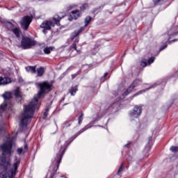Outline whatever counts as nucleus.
I'll use <instances>...</instances> for the list:
<instances>
[{
    "label": "nucleus",
    "instance_id": "f257e3e1",
    "mask_svg": "<svg viewBox=\"0 0 178 178\" xmlns=\"http://www.w3.org/2000/svg\"><path fill=\"white\" fill-rule=\"evenodd\" d=\"M39 87L40 88L38 95L34 97V99L29 103V104L24 106V112L21 114L20 120L21 122L19 126L24 127L27 126L30 122H31V118L34 116V111H35V106L38 104L39 98H41V95L47 91H51V85L48 82H43L39 83Z\"/></svg>",
    "mask_w": 178,
    "mask_h": 178
},
{
    "label": "nucleus",
    "instance_id": "f03ea898",
    "mask_svg": "<svg viewBox=\"0 0 178 178\" xmlns=\"http://www.w3.org/2000/svg\"><path fill=\"white\" fill-rule=\"evenodd\" d=\"M10 163L6 161L5 154L0 158V177L1 178H12L16 175L17 170V162L13 164V168L10 170Z\"/></svg>",
    "mask_w": 178,
    "mask_h": 178
},
{
    "label": "nucleus",
    "instance_id": "7ed1b4c3",
    "mask_svg": "<svg viewBox=\"0 0 178 178\" xmlns=\"http://www.w3.org/2000/svg\"><path fill=\"white\" fill-rule=\"evenodd\" d=\"M34 45H35V42L34 40L25 37L22 38L20 47L22 48V49H29L31 48V47H34Z\"/></svg>",
    "mask_w": 178,
    "mask_h": 178
},
{
    "label": "nucleus",
    "instance_id": "20e7f679",
    "mask_svg": "<svg viewBox=\"0 0 178 178\" xmlns=\"http://www.w3.org/2000/svg\"><path fill=\"white\" fill-rule=\"evenodd\" d=\"M32 20L33 19H31V17H30V16L23 17L20 21V24H21L22 29H23V30H25V31L29 30V27L30 24H31Z\"/></svg>",
    "mask_w": 178,
    "mask_h": 178
},
{
    "label": "nucleus",
    "instance_id": "39448f33",
    "mask_svg": "<svg viewBox=\"0 0 178 178\" xmlns=\"http://www.w3.org/2000/svg\"><path fill=\"white\" fill-rule=\"evenodd\" d=\"M1 149L3 154L10 155L12 154V141L3 144L1 146Z\"/></svg>",
    "mask_w": 178,
    "mask_h": 178
},
{
    "label": "nucleus",
    "instance_id": "423d86ee",
    "mask_svg": "<svg viewBox=\"0 0 178 178\" xmlns=\"http://www.w3.org/2000/svg\"><path fill=\"white\" fill-rule=\"evenodd\" d=\"M140 84V79H136L134 83L129 87V88L127 90V91L124 92V93L122 95L123 97H126L127 95H129L137 86Z\"/></svg>",
    "mask_w": 178,
    "mask_h": 178
},
{
    "label": "nucleus",
    "instance_id": "0eeeda50",
    "mask_svg": "<svg viewBox=\"0 0 178 178\" xmlns=\"http://www.w3.org/2000/svg\"><path fill=\"white\" fill-rule=\"evenodd\" d=\"M81 16V13L79 10H75L72 11L71 14L70 15V17L68 18V20L70 22H72V20H77L79 17Z\"/></svg>",
    "mask_w": 178,
    "mask_h": 178
},
{
    "label": "nucleus",
    "instance_id": "6e6552de",
    "mask_svg": "<svg viewBox=\"0 0 178 178\" xmlns=\"http://www.w3.org/2000/svg\"><path fill=\"white\" fill-rule=\"evenodd\" d=\"M131 116H134V118H138L140 115H141V107H138V106H136L133 110V111L130 113Z\"/></svg>",
    "mask_w": 178,
    "mask_h": 178
},
{
    "label": "nucleus",
    "instance_id": "1a4fd4ad",
    "mask_svg": "<svg viewBox=\"0 0 178 178\" xmlns=\"http://www.w3.org/2000/svg\"><path fill=\"white\" fill-rule=\"evenodd\" d=\"M51 26H54V22L51 21H46L40 25V27L42 29H45V30H49L51 29Z\"/></svg>",
    "mask_w": 178,
    "mask_h": 178
},
{
    "label": "nucleus",
    "instance_id": "9d476101",
    "mask_svg": "<svg viewBox=\"0 0 178 178\" xmlns=\"http://www.w3.org/2000/svg\"><path fill=\"white\" fill-rule=\"evenodd\" d=\"M12 83V80L10 78L8 77H0V86H6V84H10Z\"/></svg>",
    "mask_w": 178,
    "mask_h": 178
},
{
    "label": "nucleus",
    "instance_id": "9b49d317",
    "mask_svg": "<svg viewBox=\"0 0 178 178\" xmlns=\"http://www.w3.org/2000/svg\"><path fill=\"white\" fill-rule=\"evenodd\" d=\"M15 98L17 99V101H22V92L20 91V88H17L15 92H14Z\"/></svg>",
    "mask_w": 178,
    "mask_h": 178
},
{
    "label": "nucleus",
    "instance_id": "f8f14e48",
    "mask_svg": "<svg viewBox=\"0 0 178 178\" xmlns=\"http://www.w3.org/2000/svg\"><path fill=\"white\" fill-rule=\"evenodd\" d=\"M81 31H84V28H81L79 31L73 32L71 35V40L76 38Z\"/></svg>",
    "mask_w": 178,
    "mask_h": 178
},
{
    "label": "nucleus",
    "instance_id": "ddd939ff",
    "mask_svg": "<svg viewBox=\"0 0 178 178\" xmlns=\"http://www.w3.org/2000/svg\"><path fill=\"white\" fill-rule=\"evenodd\" d=\"M3 98H4L5 100L10 99V98H12V92H6L4 94H3Z\"/></svg>",
    "mask_w": 178,
    "mask_h": 178
},
{
    "label": "nucleus",
    "instance_id": "4468645a",
    "mask_svg": "<svg viewBox=\"0 0 178 178\" xmlns=\"http://www.w3.org/2000/svg\"><path fill=\"white\" fill-rule=\"evenodd\" d=\"M91 17L88 16L85 19V27H82V29H86L88 24H90V22H91Z\"/></svg>",
    "mask_w": 178,
    "mask_h": 178
},
{
    "label": "nucleus",
    "instance_id": "2eb2a0df",
    "mask_svg": "<svg viewBox=\"0 0 178 178\" xmlns=\"http://www.w3.org/2000/svg\"><path fill=\"white\" fill-rule=\"evenodd\" d=\"M13 32L16 35V37H17V38H19L20 37V29H19V28L14 29L13 30Z\"/></svg>",
    "mask_w": 178,
    "mask_h": 178
},
{
    "label": "nucleus",
    "instance_id": "dca6fc26",
    "mask_svg": "<svg viewBox=\"0 0 178 178\" xmlns=\"http://www.w3.org/2000/svg\"><path fill=\"white\" fill-rule=\"evenodd\" d=\"M25 69L26 72H31L32 73H35V67L28 66V67H26Z\"/></svg>",
    "mask_w": 178,
    "mask_h": 178
},
{
    "label": "nucleus",
    "instance_id": "f3484780",
    "mask_svg": "<svg viewBox=\"0 0 178 178\" xmlns=\"http://www.w3.org/2000/svg\"><path fill=\"white\" fill-rule=\"evenodd\" d=\"M38 72V76H39V77H41V76H42V74H44V67H40V68H38L37 70Z\"/></svg>",
    "mask_w": 178,
    "mask_h": 178
},
{
    "label": "nucleus",
    "instance_id": "a211bd4d",
    "mask_svg": "<svg viewBox=\"0 0 178 178\" xmlns=\"http://www.w3.org/2000/svg\"><path fill=\"white\" fill-rule=\"evenodd\" d=\"M63 154H65V151H63L61 154L58 155L59 159L57 161V168H59V164L60 163V161H62V157L63 156Z\"/></svg>",
    "mask_w": 178,
    "mask_h": 178
},
{
    "label": "nucleus",
    "instance_id": "6ab92c4d",
    "mask_svg": "<svg viewBox=\"0 0 178 178\" xmlns=\"http://www.w3.org/2000/svg\"><path fill=\"white\" fill-rule=\"evenodd\" d=\"M51 51H52V47H46L44 49V54H51Z\"/></svg>",
    "mask_w": 178,
    "mask_h": 178
},
{
    "label": "nucleus",
    "instance_id": "aec40b11",
    "mask_svg": "<svg viewBox=\"0 0 178 178\" xmlns=\"http://www.w3.org/2000/svg\"><path fill=\"white\" fill-rule=\"evenodd\" d=\"M170 149L172 152H178V147L177 146H172Z\"/></svg>",
    "mask_w": 178,
    "mask_h": 178
},
{
    "label": "nucleus",
    "instance_id": "412c9836",
    "mask_svg": "<svg viewBox=\"0 0 178 178\" xmlns=\"http://www.w3.org/2000/svg\"><path fill=\"white\" fill-rule=\"evenodd\" d=\"M147 60H143L140 62V66H142V67H145V66H147Z\"/></svg>",
    "mask_w": 178,
    "mask_h": 178
},
{
    "label": "nucleus",
    "instance_id": "4be33fe9",
    "mask_svg": "<svg viewBox=\"0 0 178 178\" xmlns=\"http://www.w3.org/2000/svg\"><path fill=\"white\" fill-rule=\"evenodd\" d=\"M76 92H77V88H72L70 90L71 95H74Z\"/></svg>",
    "mask_w": 178,
    "mask_h": 178
},
{
    "label": "nucleus",
    "instance_id": "5701e85b",
    "mask_svg": "<svg viewBox=\"0 0 178 178\" xmlns=\"http://www.w3.org/2000/svg\"><path fill=\"white\" fill-rule=\"evenodd\" d=\"M48 112H49V108H47L44 115H43V119H47V116H48Z\"/></svg>",
    "mask_w": 178,
    "mask_h": 178
},
{
    "label": "nucleus",
    "instance_id": "b1692460",
    "mask_svg": "<svg viewBox=\"0 0 178 178\" xmlns=\"http://www.w3.org/2000/svg\"><path fill=\"white\" fill-rule=\"evenodd\" d=\"M0 109H1L2 111H6V104L3 103V104H1L0 106Z\"/></svg>",
    "mask_w": 178,
    "mask_h": 178
},
{
    "label": "nucleus",
    "instance_id": "393cba45",
    "mask_svg": "<svg viewBox=\"0 0 178 178\" xmlns=\"http://www.w3.org/2000/svg\"><path fill=\"white\" fill-rule=\"evenodd\" d=\"M54 22H56L57 26H60V24H59L60 18H59V17L58 18L54 17Z\"/></svg>",
    "mask_w": 178,
    "mask_h": 178
},
{
    "label": "nucleus",
    "instance_id": "a878e982",
    "mask_svg": "<svg viewBox=\"0 0 178 178\" xmlns=\"http://www.w3.org/2000/svg\"><path fill=\"white\" fill-rule=\"evenodd\" d=\"M154 60H155V57H152L148 60V64L151 65V63H154Z\"/></svg>",
    "mask_w": 178,
    "mask_h": 178
},
{
    "label": "nucleus",
    "instance_id": "bb28decb",
    "mask_svg": "<svg viewBox=\"0 0 178 178\" xmlns=\"http://www.w3.org/2000/svg\"><path fill=\"white\" fill-rule=\"evenodd\" d=\"M122 171H123V163L121 164L118 170V175H120V173H122Z\"/></svg>",
    "mask_w": 178,
    "mask_h": 178
},
{
    "label": "nucleus",
    "instance_id": "cd10ccee",
    "mask_svg": "<svg viewBox=\"0 0 178 178\" xmlns=\"http://www.w3.org/2000/svg\"><path fill=\"white\" fill-rule=\"evenodd\" d=\"M88 8V4L87 3H84L81 7V9L82 10H86V9Z\"/></svg>",
    "mask_w": 178,
    "mask_h": 178
},
{
    "label": "nucleus",
    "instance_id": "c85d7f7f",
    "mask_svg": "<svg viewBox=\"0 0 178 178\" xmlns=\"http://www.w3.org/2000/svg\"><path fill=\"white\" fill-rule=\"evenodd\" d=\"M81 122H83V114H81L79 117V124H81Z\"/></svg>",
    "mask_w": 178,
    "mask_h": 178
},
{
    "label": "nucleus",
    "instance_id": "c756f323",
    "mask_svg": "<svg viewBox=\"0 0 178 178\" xmlns=\"http://www.w3.org/2000/svg\"><path fill=\"white\" fill-rule=\"evenodd\" d=\"M71 48H73L75 49V51H77V52H80V51L77 50V47H76V43H74L72 44Z\"/></svg>",
    "mask_w": 178,
    "mask_h": 178
},
{
    "label": "nucleus",
    "instance_id": "7c9ffc66",
    "mask_svg": "<svg viewBox=\"0 0 178 178\" xmlns=\"http://www.w3.org/2000/svg\"><path fill=\"white\" fill-rule=\"evenodd\" d=\"M143 92H145V90L138 92L136 94L134 95V97H137V95H140V94H143Z\"/></svg>",
    "mask_w": 178,
    "mask_h": 178
},
{
    "label": "nucleus",
    "instance_id": "2f4dec72",
    "mask_svg": "<svg viewBox=\"0 0 178 178\" xmlns=\"http://www.w3.org/2000/svg\"><path fill=\"white\" fill-rule=\"evenodd\" d=\"M168 47V44H165L163 46H161L159 51H163V49H165V48Z\"/></svg>",
    "mask_w": 178,
    "mask_h": 178
},
{
    "label": "nucleus",
    "instance_id": "473e14b6",
    "mask_svg": "<svg viewBox=\"0 0 178 178\" xmlns=\"http://www.w3.org/2000/svg\"><path fill=\"white\" fill-rule=\"evenodd\" d=\"M23 148H18L17 149V152L18 154L20 155V154H22L23 152Z\"/></svg>",
    "mask_w": 178,
    "mask_h": 178
},
{
    "label": "nucleus",
    "instance_id": "72a5a7b5",
    "mask_svg": "<svg viewBox=\"0 0 178 178\" xmlns=\"http://www.w3.org/2000/svg\"><path fill=\"white\" fill-rule=\"evenodd\" d=\"M29 149V146L27 145H24V152H27V150Z\"/></svg>",
    "mask_w": 178,
    "mask_h": 178
},
{
    "label": "nucleus",
    "instance_id": "f704fd0d",
    "mask_svg": "<svg viewBox=\"0 0 178 178\" xmlns=\"http://www.w3.org/2000/svg\"><path fill=\"white\" fill-rule=\"evenodd\" d=\"M161 1H162V0H153V2L154 3H159V2H161Z\"/></svg>",
    "mask_w": 178,
    "mask_h": 178
},
{
    "label": "nucleus",
    "instance_id": "c9c22d12",
    "mask_svg": "<svg viewBox=\"0 0 178 178\" xmlns=\"http://www.w3.org/2000/svg\"><path fill=\"white\" fill-rule=\"evenodd\" d=\"M19 83H23V79L19 78Z\"/></svg>",
    "mask_w": 178,
    "mask_h": 178
},
{
    "label": "nucleus",
    "instance_id": "e433bc0d",
    "mask_svg": "<svg viewBox=\"0 0 178 178\" xmlns=\"http://www.w3.org/2000/svg\"><path fill=\"white\" fill-rule=\"evenodd\" d=\"M47 30H48V29H43V31H43V33H47Z\"/></svg>",
    "mask_w": 178,
    "mask_h": 178
},
{
    "label": "nucleus",
    "instance_id": "4c0bfd02",
    "mask_svg": "<svg viewBox=\"0 0 178 178\" xmlns=\"http://www.w3.org/2000/svg\"><path fill=\"white\" fill-rule=\"evenodd\" d=\"M79 42V40H76L75 41H74V44H77Z\"/></svg>",
    "mask_w": 178,
    "mask_h": 178
},
{
    "label": "nucleus",
    "instance_id": "58836bf2",
    "mask_svg": "<svg viewBox=\"0 0 178 178\" xmlns=\"http://www.w3.org/2000/svg\"><path fill=\"white\" fill-rule=\"evenodd\" d=\"M106 76H108V72L104 74V77H106Z\"/></svg>",
    "mask_w": 178,
    "mask_h": 178
},
{
    "label": "nucleus",
    "instance_id": "ea45409f",
    "mask_svg": "<svg viewBox=\"0 0 178 178\" xmlns=\"http://www.w3.org/2000/svg\"><path fill=\"white\" fill-rule=\"evenodd\" d=\"M176 34H178V32L174 33L172 35H176Z\"/></svg>",
    "mask_w": 178,
    "mask_h": 178
},
{
    "label": "nucleus",
    "instance_id": "a19ab883",
    "mask_svg": "<svg viewBox=\"0 0 178 178\" xmlns=\"http://www.w3.org/2000/svg\"><path fill=\"white\" fill-rule=\"evenodd\" d=\"M175 41H177V40H172V42H175Z\"/></svg>",
    "mask_w": 178,
    "mask_h": 178
},
{
    "label": "nucleus",
    "instance_id": "79ce46f5",
    "mask_svg": "<svg viewBox=\"0 0 178 178\" xmlns=\"http://www.w3.org/2000/svg\"><path fill=\"white\" fill-rule=\"evenodd\" d=\"M129 145L130 144H127V145H125V147H129Z\"/></svg>",
    "mask_w": 178,
    "mask_h": 178
}]
</instances>
